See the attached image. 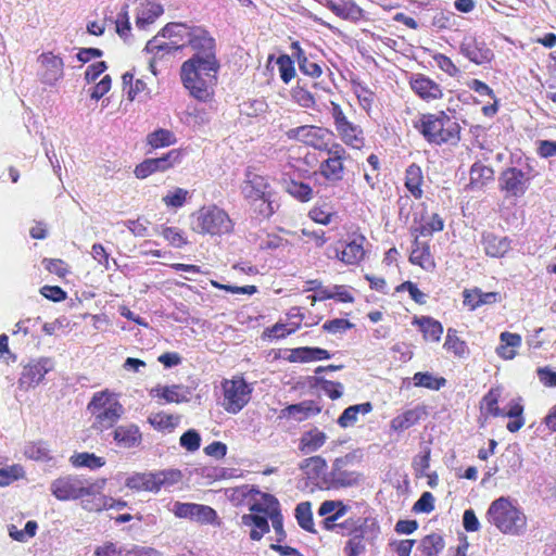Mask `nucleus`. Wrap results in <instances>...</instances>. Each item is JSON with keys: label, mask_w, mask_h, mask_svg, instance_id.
<instances>
[{"label": "nucleus", "mask_w": 556, "mask_h": 556, "mask_svg": "<svg viewBox=\"0 0 556 556\" xmlns=\"http://www.w3.org/2000/svg\"><path fill=\"white\" fill-rule=\"evenodd\" d=\"M194 55L182 63L180 76L190 94L200 101H206L214 84L219 63L215 54V40L201 27H191L187 39Z\"/></svg>", "instance_id": "obj_1"}, {"label": "nucleus", "mask_w": 556, "mask_h": 556, "mask_svg": "<svg viewBox=\"0 0 556 556\" xmlns=\"http://www.w3.org/2000/svg\"><path fill=\"white\" fill-rule=\"evenodd\" d=\"M414 126L430 144H455L459 140V124L444 112L422 114Z\"/></svg>", "instance_id": "obj_2"}, {"label": "nucleus", "mask_w": 556, "mask_h": 556, "mask_svg": "<svg viewBox=\"0 0 556 556\" xmlns=\"http://www.w3.org/2000/svg\"><path fill=\"white\" fill-rule=\"evenodd\" d=\"M237 492L245 497L252 513L249 516L244 515L242 521H282L280 504L274 495L248 486Z\"/></svg>", "instance_id": "obj_3"}, {"label": "nucleus", "mask_w": 556, "mask_h": 556, "mask_svg": "<svg viewBox=\"0 0 556 556\" xmlns=\"http://www.w3.org/2000/svg\"><path fill=\"white\" fill-rule=\"evenodd\" d=\"M190 26L182 23H168L146 45V51L155 56L174 54L187 47Z\"/></svg>", "instance_id": "obj_4"}, {"label": "nucleus", "mask_w": 556, "mask_h": 556, "mask_svg": "<svg viewBox=\"0 0 556 556\" xmlns=\"http://www.w3.org/2000/svg\"><path fill=\"white\" fill-rule=\"evenodd\" d=\"M87 408L94 418L92 428L101 432L112 428L124 414L123 405L106 392L96 393Z\"/></svg>", "instance_id": "obj_5"}, {"label": "nucleus", "mask_w": 556, "mask_h": 556, "mask_svg": "<svg viewBox=\"0 0 556 556\" xmlns=\"http://www.w3.org/2000/svg\"><path fill=\"white\" fill-rule=\"evenodd\" d=\"M182 475L177 469H166L156 472H136L127 477L125 485L135 491L157 493L162 488H169L180 482Z\"/></svg>", "instance_id": "obj_6"}, {"label": "nucleus", "mask_w": 556, "mask_h": 556, "mask_svg": "<svg viewBox=\"0 0 556 556\" xmlns=\"http://www.w3.org/2000/svg\"><path fill=\"white\" fill-rule=\"evenodd\" d=\"M192 228L199 233L220 236L229 233L233 228V224L224 210L212 205L202 207L195 213Z\"/></svg>", "instance_id": "obj_7"}, {"label": "nucleus", "mask_w": 556, "mask_h": 556, "mask_svg": "<svg viewBox=\"0 0 556 556\" xmlns=\"http://www.w3.org/2000/svg\"><path fill=\"white\" fill-rule=\"evenodd\" d=\"M222 405L226 412L238 414L250 402L253 388L242 377H233L222 382Z\"/></svg>", "instance_id": "obj_8"}, {"label": "nucleus", "mask_w": 556, "mask_h": 556, "mask_svg": "<svg viewBox=\"0 0 556 556\" xmlns=\"http://www.w3.org/2000/svg\"><path fill=\"white\" fill-rule=\"evenodd\" d=\"M94 486L78 476H66L54 480L50 489L59 500L68 501L91 495L94 492Z\"/></svg>", "instance_id": "obj_9"}, {"label": "nucleus", "mask_w": 556, "mask_h": 556, "mask_svg": "<svg viewBox=\"0 0 556 556\" xmlns=\"http://www.w3.org/2000/svg\"><path fill=\"white\" fill-rule=\"evenodd\" d=\"M54 369V361L50 357H39L28 362L22 370L18 384L22 389L37 387L45 376Z\"/></svg>", "instance_id": "obj_10"}, {"label": "nucleus", "mask_w": 556, "mask_h": 556, "mask_svg": "<svg viewBox=\"0 0 556 556\" xmlns=\"http://www.w3.org/2000/svg\"><path fill=\"white\" fill-rule=\"evenodd\" d=\"M240 189L243 198L251 204L256 203L260 199L275 195L268 179L250 169L245 172Z\"/></svg>", "instance_id": "obj_11"}, {"label": "nucleus", "mask_w": 556, "mask_h": 556, "mask_svg": "<svg viewBox=\"0 0 556 556\" xmlns=\"http://www.w3.org/2000/svg\"><path fill=\"white\" fill-rule=\"evenodd\" d=\"M287 136L290 139H296L315 149H327V141L330 140L332 132L327 128L304 125L296 128L289 129Z\"/></svg>", "instance_id": "obj_12"}, {"label": "nucleus", "mask_w": 556, "mask_h": 556, "mask_svg": "<svg viewBox=\"0 0 556 556\" xmlns=\"http://www.w3.org/2000/svg\"><path fill=\"white\" fill-rule=\"evenodd\" d=\"M167 509L179 519L214 521L216 518V511L213 508L201 504L172 502L168 503Z\"/></svg>", "instance_id": "obj_13"}, {"label": "nucleus", "mask_w": 556, "mask_h": 556, "mask_svg": "<svg viewBox=\"0 0 556 556\" xmlns=\"http://www.w3.org/2000/svg\"><path fill=\"white\" fill-rule=\"evenodd\" d=\"M500 188L505 191L508 197H522L530 182V178L521 169L517 167H508L503 170L498 177Z\"/></svg>", "instance_id": "obj_14"}, {"label": "nucleus", "mask_w": 556, "mask_h": 556, "mask_svg": "<svg viewBox=\"0 0 556 556\" xmlns=\"http://www.w3.org/2000/svg\"><path fill=\"white\" fill-rule=\"evenodd\" d=\"M459 49L464 56L478 65L491 62L494 56L492 50L488 48L484 41L471 36L464 38Z\"/></svg>", "instance_id": "obj_15"}, {"label": "nucleus", "mask_w": 556, "mask_h": 556, "mask_svg": "<svg viewBox=\"0 0 556 556\" xmlns=\"http://www.w3.org/2000/svg\"><path fill=\"white\" fill-rule=\"evenodd\" d=\"M38 62L40 63L38 74L43 84L52 86L63 77L64 63L61 58L48 52L39 55Z\"/></svg>", "instance_id": "obj_16"}, {"label": "nucleus", "mask_w": 556, "mask_h": 556, "mask_svg": "<svg viewBox=\"0 0 556 556\" xmlns=\"http://www.w3.org/2000/svg\"><path fill=\"white\" fill-rule=\"evenodd\" d=\"M346 460L344 458H337L333 462L332 470L326 479L329 488H350L359 483L361 475L356 471H349L343 469Z\"/></svg>", "instance_id": "obj_17"}, {"label": "nucleus", "mask_w": 556, "mask_h": 556, "mask_svg": "<svg viewBox=\"0 0 556 556\" xmlns=\"http://www.w3.org/2000/svg\"><path fill=\"white\" fill-rule=\"evenodd\" d=\"M488 515L492 521H520L526 518L523 513L506 497L494 501L489 507Z\"/></svg>", "instance_id": "obj_18"}, {"label": "nucleus", "mask_w": 556, "mask_h": 556, "mask_svg": "<svg viewBox=\"0 0 556 556\" xmlns=\"http://www.w3.org/2000/svg\"><path fill=\"white\" fill-rule=\"evenodd\" d=\"M365 242L366 238L363 235H353L342 250L336 249V255L344 264L356 265L365 256Z\"/></svg>", "instance_id": "obj_19"}, {"label": "nucleus", "mask_w": 556, "mask_h": 556, "mask_svg": "<svg viewBox=\"0 0 556 556\" xmlns=\"http://www.w3.org/2000/svg\"><path fill=\"white\" fill-rule=\"evenodd\" d=\"M113 440L121 448H137L142 443V432L136 424H124L113 430Z\"/></svg>", "instance_id": "obj_20"}, {"label": "nucleus", "mask_w": 556, "mask_h": 556, "mask_svg": "<svg viewBox=\"0 0 556 556\" xmlns=\"http://www.w3.org/2000/svg\"><path fill=\"white\" fill-rule=\"evenodd\" d=\"M409 85L413 91L426 101L437 100L443 96L440 85L422 74L413 75Z\"/></svg>", "instance_id": "obj_21"}, {"label": "nucleus", "mask_w": 556, "mask_h": 556, "mask_svg": "<svg viewBox=\"0 0 556 556\" xmlns=\"http://www.w3.org/2000/svg\"><path fill=\"white\" fill-rule=\"evenodd\" d=\"M481 243L486 255L491 257H503L511 249V241L507 237L496 236L493 232L483 233Z\"/></svg>", "instance_id": "obj_22"}, {"label": "nucleus", "mask_w": 556, "mask_h": 556, "mask_svg": "<svg viewBox=\"0 0 556 556\" xmlns=\"http://www.w3.org/2000/svg\"><path fill=\"white\" fill-rule=\"evenodd\" d=\"M326 7L344 20L355 22L363 17V10L352 0H327Z\"/></svg>", "instance_id": "obj_23"}, {"label": "nucleus", "mask_w": 556, "mask_h": 556, "mask_svg": "<svg viewBox=\"0 0 556 556\" xmlns=\"http://www.w3.org/2000/svg\"><path fill=\"white\" fill-rule=\"evenodd\" d=\"M151 394L164 399L167 403H182L189 401V390L180 384L157 386L151 390Z\"/></svg>", "instance_id": "obj_24"}, {"label": "nucleus", "mask_w": 556, "mask_h": 556, "mask_svg": "<svg viewBox=\"0 0 556 556\" xmlns=\"http://www.w3.org/2000/svg\"><path fill=\"white\" fill-rule=\"evenodd\" d=\"M409 262L412 264L419 265L427 270L434 268V262L430 253L429 244L419 241L418 237H415L413 242Z\"/></svg>", "instance_id": "obj_25"}, {"label": "nucleus", "mask_w": 556, "mask_h": 556, "mask_svg": "<svg viewBox=\"0 0 556 556\" xmlns=\"http://www.w3.org/2000/svg\"><path fill=\"white\" fill-rule=\"evenodd\" d=\"M422 182L424 175L420 166L415 163L408 165L405 170V187L415 199L422 198Z\"/></svg>", "instance_id": "obj_26"}, {"label": "nucleus", "mask_w": 556, "mask_h": 556, "mask_svg": "<svg viewBox=\"0 0 556 556\" xmlns=\"http://www.w3.org/2000/svg\"><path fill=\"white\" fill-rule=\"evenodd\" d=\"M330 353L321 348H296L291 351L289 356L290 362L307 363L313 361L329 359Z\"/></svg>", "instance_id": "obj_27"}, {"label": "nucleus", "mask_w": 556, "mask_h": 556, "mask_svg": "<svg viewBox=\"0 0 556 556\" xmlns=\"http://www.w3.org/2000/svg\"><path fill=\"white\" fill-rule=\"evenodd\" d=\"M337 131L345 144L354 149H361L364 146L363 130L359 126L348 121L338 126Z\"/></svg>", "instance_id": "obj_28"}, {"label": "nucleus", "mask_w": 556, "mask_h": 556, "mask_svg": "<svg viewBox=\"0 0 556 556\" xmlns=\"http://www.w3.org/2000/svg\"><path fill=\"white\" fill-rule=\"evenodd\" d=\"M372 410L370 402H365L346 407L338 418V425L341 428L354 426L358 420V415H367Z\"/></svg>", "instance_id": "obj_29"}, {"label": "nucleus", "mask_w": 556, "mask_h": 556, "mask_svg": "<svg viewBox=\"0 0 556 556\" xmlns=\"http://www.w3.org/2000/svg\"><path fill=\"white\" fill-rule=\"evenodd\" d=\"M497 298V292H482L478 288L464 291V304L471 311L484 304L495 303Z\"/></svg>", "instance_id": "obj_30"}, {"label": "nucleus", "mask_w": 556, "mask_h": 556, "mask_svg": "<svg viewBox=\"0 0 556 556\" xmlns=\"http://www.w3.org/2000/svg\"><path fill=\"white\" fill-rule=\"evenodd\" d=\"M327 440V435L317 428L308 430L302 434L299 448L304 454L316 452Z\"/></svg>", "instance_id": "obj_31"}, {"label": "nucleus", "mask_w": 556, "mask_h": 556, "mask_svg": "<svg viewBox=\"0 0 556 556\" xmlns=\"http://www.w3.org/2000/svg\"><path fill=\"white\" fill-rule=\"evenodd\" d=\"M501 345L496 348V353L504 359H513L516 356L515 348L521 345V336L508 331L500 336Z\"/></svg>", "instance_id": "obj_32"}, {"label": "nucleus", "mask_w": 556, "mask_h": 556, "mask_svg": "<svg viewBox=\"0 0 556 556\" xmlns=\"http://www.w3.org/2000/svg\"><path fill=\"white\" fill-rule=\"evenodd\" d=\"M163 7L155 2H148L139 10L136 18V26L139 29H146L153 24L155 20L163 14Z\"/></svg>", "instance_id": "obj_33"}, {"label": "nucleus", "mask_w": 556, "mask_h": 556, "mask_svg": "<svg viewBox=\"0 0 556 556\" xmlns=\"http://www.w3.org/2000/svg\"><path fill=\"white\" fill-rule=\"evenodd\" d=\"M443 348L459 358L468 357L470 353L467 343L457 336V330L454 328L447 329Z\"/></svg>", "instance_id": "obj_34"}, {"label": "nucleus", "mask_w": 556, "mask_h": 556, "mask_svg": "<svg viewBox=\"0 0 556 556\" xmlns=\"http://www.w3.org/2000/svg\"><path fill=\"white\" fill-rule=\"evenodd\" d=\"M421 415L422 409L419 407L407 409L391 420V428L397 432L404 431L418 424Z\"/></svg>", "instance_id": "obj_35"}, {"label": "nucleus", "mask_w": 556, "mask_h": 556, "mask_svg": "<svg viewBox=\"0 0 556 556\" xmlns=\"http://www.w3.org/2000/svg\"><path fill=\"white\" fill-rule=\"evenodd\" d=\"M418 324L420 331L426 340L439 342L443 333V326L440 321L431 317H421L415 321Z\"/></svg>", "instance_id": "obj_36"}, {"label": "nucleus", "mask_w": 556, "mask_h": 556, "mask_svg": "<svg viewBox=\"0 0 556 556\" xmlns=\"http://www.w3.org/2000/svg\"><path fill=\"white\" fill-rule=\"evenodd\" d=\"M148 422L159 431L172 432L179 424V417L164 412L150 414Z\"/></svg>", "instance_id": "obj_37"}, {"label": "nucleus", "mask_w": 556, "mask_h": 556, "mask_svg": "<svg viewBox=\"0 0 556 556\" xmlns=\"http://www.w3.org/2000/svg\"><path fill=\"white\" fill-rule=\"evenodd\" d=\"M71 464L76 467H85L90 470H96L105 465V460L103 457H99L93 453L83 452L75 453L70 457Z\"/></svg>", "instance_id": "obj_38"}, {"label": "nucleus", "mask_w": 556, "mask_h": 556, "mask_svg": "<svg viewBox=\"0 0 556 556\" xmlns=\"http://www.w3.org/2000/svg\"><path fill=\"white\" fill-rule=\"evenodd\" d=\"M349 507L340 501H325L318 509L320 516H325L323 521H336L346 515Z\"/></svg>", "instance_id": "obj_39"}, {"label": "nucleus", "mask_w": 556, "mask_h": 556, "mask_svg": "<svg viewBox=\"0 0 556 556\" xmlns=\"http://www.w3.org/2000/svg\"><path fill=\"white\" fill-rule=\"evenodd\" d=\"M313 387L319 388L331 400L340 399L343 394V384L325 379L324 377L315 376L311 381Z\"/></svg>", "instance_id": "obj_40"}, {"label": "nucleus", "mask_w": 556, "mask_h": 556, "mask_svg": "<svg viewBox=\"0 0 556 556\" xmlns=\"http://www.w3.org/2000/svg\"><path fill=\"white\" fill-rule=\"evenodd\" d=\"M413 380L416 387H422L435 391L443 388L446 383V380L443 377H435L429 371L416 372L413 377Z\"/></svg>", "instance_id": "obj_41"}, {"label": "nucleus", "mask_w": 556, "mask_h": 556, "mask_svg": "<svg viewBox=\"0 0 556 556\" xmlns=\"http://www.w3.org/2000/svg\"><path fill=\"white\" fill-rule=\"evenodd\" d=\"M343 163L338 160L328 157L320 164V173L330 181H340L343 178Z\"/></svg>", "instance_id": "obj_42"}, {"label": "nucleus", "mask_w": 556, "mask_h": 556, "mask_svg": "<svg viewBox=\"0 0 556 556\" xmlns=\"http://www.w3.org/2000/svg\"><path fill=\"white\" fill-rule=\"evenodd\" d=\"M285 188L290 195L302 202H308L313 198V189L302 181L289 180Z\"/></svg>", "instance_id": "obj_43"}, {"label": "nucleus", "mask_w": 556, "mask_h": 556, "mask_svg": "<svg viewBox=\"0 0 556 556\" xmlns=\"http://www.w3.org/2000/svg\"><path fill=\"white\" fill-rule=\"evenodd\" d=\"M300 468L307 475L309 478H317L327 468L326 460L320 456H313L304 459L300 464Z\"/></svg>", "instance_id": "obj_44"}, {"label": "nucleus", "mask_w": 556, "mask_h": 556, "mask_svg": "<svg viewBox=\"0 0 556 556\" xmlns=\"http://www.w3.org/2000/svg\"><path fill=\"white\" fill-rule=\"evenodd\" d=\"M148 143L152 148H162V147H168L170 144H174L176 141L175 135L167 129H157L148 135Z\"/></svg>", "instance_id": "obj_45"}, {"label": "nucleus", "mask_w": 556, "mask_h": 556, "mask_svg": "<svg viewBox=\"0 0 556 556\" xmlns=\"http://www.w3.org/2000/svg\"><path fill=\"white\" fill-rule=\"evenodd\" d=\"M293 47L298 49V64L300 71L311 77H319L321 75V67L307 59L304 52L299 48L298 43H293Z\"/></svg>", "instance_id": "obj_46"}, {"label": "nucleus", "mask_w": 556, "mask_h": 556, "mask_svg": "<svg viewBox=\"0 0 556 556\" xmlns=\"http://www.w3.org/2000/svg\"><path fill=\"white\" fill-rule=\"evenodd\" d=\"M445 544L442 535L432 533L421 541V548L426 556H435L443 551Z\"/></svg>", "instance_id": "obj_47"}, {"label": "nucleus", "mask_w": 556, "mask_h": 556, "mask_svg": "<svg viewBox=\"0 0 556 556\" xmlns=\"http://www.w3.org/2000/svg\"><path fill=\"white\" fill-rule=\"evenodd\" d=\"M501 396V390L498 388H492L482 399V405L488 414L492 416H504V410L498 407V399Z\"/></svg>", "instance_id": "obj_48"}, {"label": "nucleus", "mask_w": 556, "mask_h": 556, "mask_svg": "<svg viewBox=\"0 0 556 556\" xmlns=\"http://www.w3.org/2000/svg\"><path fill=\"white\" fill-rule=\"evenodd\" d=\"M24 454L35 460H49L51 458L48 445L42 441L28 443L25 446Z\"/></svg>", "instance_id": "obj_49"}, {"label": "nucleus", "mask_w": 556, "mask_h": 556, "mask_svg": "<svg viewBox=\"0 0 556 556\" xmlns=\"http://www.w3.org/2000/svg\"><path fill=\"white\" fill-rule=\"evenodd\" d=\"M352 533L353 536L348 541L344 552L346 556H359L365 552V544L363 542L364 531L362 530V527H359Z\"/></svg>", "instance_id": "obj_50"}, {"label": "nucleus", "mask_w": 556, "mask_h": 556, "mask_svg": "<svg viewBox=\"0 0 556 556\" xmlns=\"http://www.w3.org/2000/svg\"><path fill=\"white\" fill-rule=\"evenodd\" d=\"M252 205L254 206V212L263 218H269L279 207L278 202L275 200V195L260 199Z\"/></svg>", "instance_id": "obj_51"}, {"label": "nucleus", "mask_w": 556, "mask_h": 556, "mask_svg": "<svg viewBox=\"0 0 556 556\" xmlns=\"http://www.w3.org/2000/svg\"><path fill=\"white\" fill-rule=\"evenodd\" d=\"M443 227V219L438 214H433L429 220L421 223L414 231L420 236L430 237L434 232L441 231Z\"/></svg>", "instance_id": "obj_52"}, {"label": "nucleus", "mask_w": 556, "mask_h": 556, "mask_svg": "<svg viewBox=\"0 0 556 556\" xmlns=\"http://www.w3.org/2000/svg\"><path fill=\"white\" fill-rule=\"evenodd\" d=\"M38 523H25L23 530H18L14 523L9 527V535L17 542H27L36 535Z\"/></svg>", "instance_id": "obj_53"}, {"label": "nucleus", "mask_w": 556, "mask_h": 556, "mask_svg": "<svg viewBox=\"0 0 556 556\" xmlns=\"http://www.w3.org/2000/svg\"><path fill=\"white\" fill-rule=\"evenodd\" d=\"M152 160L157 172H164L180 162V151L174 149L162 156L152 157Z\"/></svg>", "instance_id": "obj_54"}, {"label": "nucleus", "mask_w": 556, "mask_h": 556, "mask_svg": "<svg viewBox=\"0 0 556 556\" xmlns=\"http://www.w3.org/2000/svg\"><path fill=\"white\" fill-rule=\"evenodd\" d=\"M24 469L20 465H12L0 469V486H7L23 478Z\"/></svg>", "instance_id": "obj_55"}, {"label": "nucleus", "mask_w": 556, "mask_h": 556, "mask_svg": "<svg viewBox=\"0 0 556 556\" xmlns=\"http://www.w3.org/2000/svg\"><path fill=\"white\" fill-rule=\"evenodd\" d=\"M160 233L174 248H181L187 244V239L185 238L184 232L176 227H162Z\"/></svg>", "instance_id": "obj_56"}, {"label": "nucleus", "mask_w": 556, "mask_h": 556, "mask_svg": "<svg viewBox=\"0 0 556 556\" xmlns=\"http://www.w3.org/2000/svg\"><path fill=\"white\" fill-rule=\"evenodd\" d=\"M493 169L481 163H475L470 168V180L471 182H481L482 185L486 180L493 178Z\"/></svg>", "instance_id": "obj_57"}, {"label": "nucleus", "mask_w": 556, "mask_h": 556, "mask_svg": "<svg viewBox=\"0 0 556 556\" xmlns=\"http://www.w3.org/2000/svg\"><path fill=\"white\" fill-rule=\"evenodd\" d=\"M280 77L283 83L288 84L295 75L293 61L287 54H282L277 59Z\"/></svg>", "instance_id": "obj_58"}, {"label": "nucleus", "mask_w": 556, "mask_h": 556, "mask_svg": "<svg viewBox=\"0 0 556 556\" xmlns=\"http://www.w3.org/2000/svg\"><path fill=\"white\" fill-rule=\"evenodd\" d=\"M179 443L187 451L194 452L200 447L201 437L197 430L190 429L182 433L179 439Z\"/></svg>", "instance_id": "obj_59"}, {"label": "nucleus", "mask_w": 556, "mask_h": 556, "mask_svg": "<svg viewBox=\"0 0 556 556\" xmlns=\"http://www.w3.org/2000/svg\"><path fill=\"white\" fill-rule=\"evenodd\" d=\"M288 244L289 241L287 239H283L278 235L267 233L264 238H261L260 249L278 250L286 248Z\"/></svg>", "instance_id": "obj_60"}, {"label": "nucleus", "mask_w": 556, "mask_h": 556, "mask_svg": "<svg viewBox=\"0 0 556 556\" xmlns=\"http://www.w3.org/2000/svg\"><path fill=\"white\" fill-rule=\"evenodd\" d=\"M123 224L136 237H144L149 235L148 225L150 223L146 218L139 217L137 219H127L123 222Z\"/></svg>", "instance_id": "obj_61"}, {"label": "nucleus", "mask_w": 556, "mask_h": 556, "mask_svg": "<svg viewBox=\"0 0 556 556\" xmlns=\"http://www.w3.org/2000/svg\"><path fill=\"white\" fill-rule=\"evenodd\" d=\"M188 191L182 188H176L174 191H169L164 198L163 202L167 206L181 207L187 200Z\"/></svg>", "instance_id": "obj_62"}, {"label": "nucleus", "mask_w": 556, "mask_h": 556, "mask_svg": "<svg viewBox=\"0 0 556 556\" xmlns=\"http://www.w3.org/2000/svg\"><path fill=\"white\" fill-rule=\"evenodd\" d=\"M319 408L313 409L312 404L308 402H302L300 404H293L288 407L289 415L302 420L309 416L311 413H319Z\"/></svg>", "instance_id": "obj_63"}, {"label": "nucleus", "mask_w": 556, "mask_h": 556, "mask_svg": "<svg viewBox=\"0 0 556 556\" xmlns=\"http://www.w3.org/2000/svg\"><path fill=\"white\" fill-rule=\"evenodd\" d=\"M353 327L352 323L343 318H334L323 325V329L329 333H343Z\"/></svg>", "instance_id": "obj_64"}]
</instances>
